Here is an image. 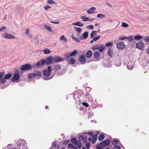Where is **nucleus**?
Masks as SVG:
<instances>
[{
    "label": "nucleus",
    "mask_w": 149,
    "mask_h": 149,
    "mask_svg": "<svg viewBox=\"0 0 149 149\" xmlns=\"http://www.w3.org/2000/svg\"><path fill=\"white\" fill-rule=\"evenodd\" d=\"M52 69L51 67L49 66L47 67V69L44 70L43 72V74L44 77L43 78L45 80H49L52 78V77H50V73Z\"/></svg>",
    "instance_id": "f257e3e1"
},
{
    "label": "nucleus",
    "mask_w": 149,
    "mask_h": 149,
    "mask_svg": "<svg viewBox=\"0 0 149 149\" xmlns=\"http://www.w3.org/2000/svg\"><path fill=\"white\" fill-rule=\"evenodd\" d=\"M92 49L95 50L98 49L100 52H102L105 49L104 45L101 44H97L93 46Z\"/></svg>",
    "instance_id": "f03ea898"
},
{
    "label": "nucleus",
    "mask_w": 149,
    "mask_h": 149,
    "mask_svg": "<svg viewBox=\"0 0 149 149\" xmlns=\"http://www.w3.org/2000/svg\"><path fill=\"white\" fill-rule=\"evenodd\" d=\"M31 68V65L29 63H27L23 65L20 68L21 70L25 71L28 70Z\"/></svg>",
    "instance_id": "7ed1b4c3"
},
{
    "label": "nucleus",
    "mask_w": 149,
    "mask_h": 149,
    "mask_svg": "<svg viewBox=\"0 0 149 149\" xmlns=\"http://www.w3.org/2000/svg\"><path fill=\"white\" fill-rule=\"evenodd\" d=\"M12 76V73L11 72H9L8 74L5 75L4 77L1 79V81H0V84L4 83L6 82V79H9Z\"/></svg>",
    "instance_id": "20e7f679"
},
{
    "label": "nucleus",
    "mask_w": 149,
    "mask_h": 149,
    "mask_svg": "<svg viewBox=\"0 0 149 149\" xmlns=\"http://www.w3.org/2000/svg\"><path fill=\"white\" fill-rule=\"evenodd\" d=\"M53 57L52 56H49L45 58L46 65H49L52 64L53 62Z\"/></svg>",
    "instance_id": "39448f33"
},
{
    "label": "nucleus",
    "mask_w": 149,
    "mask_h": 149,
    "mask_svg": "<svg viewBox=\"0 0 149 149\" xmlns=\"http://www.w3.org/2000/svg\"><path fill=\"white\" fill-rule=\"evenodd\" d=\"M3 36L4 38L8 39H15V38L14 36L7 33H3Z\"/></svg>",
    "instance_id": "423d86ee"
},
{
    "label": "nucleus",
    "mask_w": 149,
    "mask_h": 149,
    "mask_svg": "<svg viewBox=\"0 0 149 149\" xmlns=\"http://www.w3.org/2000/svg\"><path fill=\"white\" fill-rule=\"evenodd\" d=\"M135 66V63L132 61H130L128 63L127 65V69L130 70H131L133 69Z\"/></svg>",
    "instance_id": "0eeeda50"
},
{
    "label": "nucleus",
    "mask_w": 149,
    "mask_h": 149,
    "mask_svg": "<svg viewBox=\"0 0 149 149\" xmlns=\"http://www.w3.org/2000/svg\"><path fill=\"white\" fill-rule=\"evenodd\" d=\"M110 141V140L109 139H107L100 143V144L102 146L105 147L109 145Z\"/></svg>",
    "instance_id": "6e6552de"
},
{
    "label": "nucleus",
    "mask_w": 149,
    "mask_h": 149,
    "mask_svg": "<svg viewBox=\"0 0 149 149\" xmlns=\"http://www.w3.org/2000/svg\"><path fill=\"white\" fill-rule=\"evenodd\" d=\"M116 46L118 49H122L125 47L124 43L123 42H119L117 43Z\"/></svg>",
    "instance_id": "1a4fd4ad"
},
{
    "label": "nucleus",
    "mask_w": 149,
    "mask_h": 149,
    "mask_svg": "<svg viewBox=\"0 0 149 149\" xmlns=\"http://www.w3.org/2000/svg\"><path fill=\"white\" fill-rule=\"evenodd\" d=\"M53 58V61L55 62H60L63 61V58L58 56H54Z\"/></svg>",
    "instance_id": "9d476101"
},
{
    "label": "nucleus",
    "mask_w": 149,
    "mask_h": 149,
    "mask_svg": "<svg viewBox=\"0 0 149 149\" xmlns=\"http://www.w3.org/2000/svg\"><path fill=\"white\" fill-rule=\"evenodd\" d=\"M144 46V45L143 42L141 41H140L136 43V47L140 50H141L143 48Z\"/></svg>",
    "instance_id": "9b49d317"
},
{
    "label": "nucleus",
    "mask_w": 149,
    "mask_h": 149,
    "mask_svg": "<svg viewBox=\"0 0 149 149\" xmlns=\"http://www.w3.org/2000/svg\"><path fill=\"white\" fill-rule=\"evenodd\" d=\"M140 62V63L143 67H146L147 64L149 63L148 60L145 58H143Z\"/></svg>",
    "instance_id": "f8f14e48"
},
{
    "label": "nucleus",
    "mask_w": 149,
    "mask_h": 149,
    "mask_svg": "<svg viewBox=\"0 0 149 149\" xmlns=\"http://www.w3.org/2000/svg\"><path fill=\"white\" fill-rule=\"evenodd\" d=\"M46 63L45 59H43L40 60V61H38L36 64V65L38 67H39L41 66H43Z\"/></svg>",
    "instance_id": "ddd939ff"
},
{
    "label": "nucleus",
    "mask_w": 149,
    "mask_h": 149,
    "mask_svg": "<svg viewBox=\"0 0 149 149\" xmlns=\"http://www.w3.org/2000/svg\"><path fill=\"white\" fill-rule=\"evenodd\" d=\"M19 78V75L17 73H15L14 74V75L13 78H12L11 81L14 82L18 80Z\"/></svg>",
    "instance_id": "4468645a"
},
{
    "label": "nucleus",
    "mask_w": 149,
    "mask_h": 149,
    "mask_svg": "<svg viewBox=\"0 0 149 149\" xmlns=\"http://www.w3.org/2000/svg\"><path fill=\"white\" fill-rule=\"evenodd\" d=\"M17 146L20 147L22 146H24L25 144H26V143L25 141L24 140H19L17 141Z\"/></svg>",
    "instance_id": "2eb2a0df"
},
{
    "label": "nucleus",
    "mask_w": 149,
    "mask_h": 149,
    "mask_svg": "<svg viewBox=\"0 0 149 149\" xmlns=\"http://www.w3.org/2000/svg\"><path fill=\"white\" fill-rule=\"evenodd\" d=\"M79 61L81 62H84L86 61V57L84 54H82L80 56L79 58Z\"/></svg>",
    "instance_id": "dca6fc26"
},
{
    "label": "nucleus",
    "mask_w": 149,
    "mask_h": 149,
    "mask_svg": "<svg viewBox=\"0 0 149 149\" xmlns=\"http://www.w3.org/2000/svg\"><path fill=\"white\" fill-rule=\"evenodd\" d=\"M93 53L92 51L91 50L87 51L86 53V56L88 58H91L92 56Z\"/></svg>",
    "instance_id": "f3484780"
},
{
    "label": "nucleus",
    "mask_w": 149,
    "mask_h": 149,
    "mask_svg": "<svg viewBox=\"0 0 149 149\" xmlns=\"http://www.w3.org/2000/svg\"><path fill=\"white\" fill-rule=\"evenodd\" d=\"M107 54L108 55L111 57L113 55V52L111 49H109L107 50Z\"/></svg>",
    "instance_id": "a211bd4d"
},
{
    "label": "nucleus",
    "mask_w": 149,
    "mask_h": 149,
    "mask_svg": "<svg viewBox=\"0 0 149 149\" xmlns=\"http://www.w3.org/2000/svg\"><path fill=\"white\" fill-rule=\"evenodd\" d=\"M100 56V54L98 52H95L93 53V56L95 58H99Z\"/></svg>",
    "instance_id": "6ab92c4d"
},
{
    "label": "nucleus",
    "mask_w": 149,
    "mask_h": 149,
    "mask_svg": "<svg viewBox=\"0 0 149 149\" xmlns=\"http://www.w3.org/2000/svg\"><path fill=\"white\" fill-rule=\"evenodd\" d=\"M96 10V8L93 7H91L90 9L88 10L87 11V13L88 14H93V13L95 12V10Z\"/></svg>",
    "instance_id": "aec40b11"
},
{
    "label": "nucleus",
    "mask_w": 149,
    "mask_h": 149,
    "mask_svg": "<svg viewBox=\"0 0 149 149\" xmlns=\"http://www.w3.org/2000/svg\"><path fill=\"white\" fill-rule=\"evenodd\" d=\"M97 137V135L95 134L94 135L92 139V143L93 144H94L96 142Z\"/></svg>",
    "instance_id": "412c9836"
},
{
    "label": "nucleus",
    "mask_w": 149,
    "mask_h": 149,
    "mask_svg": "<svg viewBox=\"0 0 149 149\" xmlns=\"http://www.w3.org/2000/svg\"><path fill=\"white\" fill-rule=\"evenodd\" d=\"M72 25L78 26L80 27H82L84 26V24L80 22H77L76 23H73L72 24Z\"/></svg>",
    "instance_id": "4be33fe9"
},
{
    "label": "nucleus",
    "mask_w": 149,
    "mask_h": 149,
    "mask_svg": "<svg viewBox=\"0 0 149 149\" xmlns=\"http://www.w3.org/2000/svg\"><path fill=\"white\" fill-rule=\"evenodd\" d=\"M34 73L35 77H38L41 75V72L38 70H35L34 71Z\"/></svg>",
    "instance_id": "5701e85b"
},
{
    "label": "nucleus",
    "mask_w": 149,
    "mask_h": 149,
    "mask_svg": "<svg viewBox=\"0 0 149 149\" xmlns=\"http://www.w3.org/2000/svg\"><path fill=\"white\" fill-rule=\"evenodd\" d=\"M105 137V136L103 134H100L99 135L98 140L100 141H102Z\"/></svg>",
    "instance_id": "b1692460"
},
{
    "label": "nucleus",
    "mask_w": 149,
    "mask_h": 149,
    "mask_svg": "<svg viewBox=\"0 0 149 149\" xmlns=\"http://www.w3.org/2000/svg\"><path fill=\"white\" fill-rule=\"evenodd\" d=\"M71 38L75 41L79 42L80 41V40L77 37H74L73 34H72L71 36Z\"/></svg>",
    "instance_id": "393cba45"
},
{
    "label": "nucleus",
    "mask_w": 149,
    "mask_h": 149,
    "mask_svg": "<svg viewBox=\"0 0 149 149\" xmlns=\"http://www.w3.org/2000/svg\"><path fill=\"white\" fill-rule=\"evenodd\" d=\"M61 65L59 64H56L54 65V70L56 71H57L60 69Z\"/></svg>",
    "instance_id": "a878e982"
},
{
    "label": "nucleus",
    "mask_w": 149,
    "mask_h": 149,
    "mask_svg": "<svg viewBox=\"0 0 149 149\" xmlns=\"http://www.w3.org/2000/svg\"><path fill=\"white\" fill-rule=\"evenodd\" d=\"M100 31H93L91 34V38H93L95 36H97V35L96 34V33L97 32H98Z\"/></svg>",
    "instance_id": "bb28decb"
},
{
    "label": "nucleus",
    "mask_w": 149,
    "mask_h": 149,
    "mask_svg": "<svg viewBox=\"0 0 149 149\" xmlns=\"http://www.w3.org/2000/svg\"><path fill=\"white\" fill-rule=\"evenodd\" d=\"M76 62L75 60L72 58H70L69 59H68V62L71 64H74Z\"/></svg>",
    "instance_id": "cd10ccee"
},
{
    "label": "nucleus",
    "mask_w": 149,
    "mask_h": 149,
    "mask_svg": "<svg viewBox=\"0 0 149 149\" xmlns=\"http://www.w3.org/2000/svg\"><path fill=\"white\" fill-rule=\"evenodd\" d=\"M70 53H67L64 54V56L65 57V58L66 60H68L69 57L71 56H70Z\"/></svg>",
    "instance_id": "c85d7f7f"
},
{
    "label": "nucleus",
    "mask_w": 149,
    "mask_h": 149,
    "mask_svg": "<svg viewBox=\"0 0 149 149\" xmlns=\"http://www.w3.org/2000/svg\"><path fill=\"white\" fill-rule=\"evenodd\" d=\"M77 139L75 138H73L71 139V142L72 143L74 144L75 145L76 143H77Z\"/></svg>",
    "instance_id": "c756f323"
},
{
    "label": "nucleus",
    "mask_w": 149,
    "mask_h": 149,
    "mask_svg": "<svg viewBox=\"0 0 149 149\" xmlns=\"http://www.w3.org/2000/svg\"><path fill=\"white\" fill-rule=\"evenodd\" d=\"M45 54H47L51 53V51L48 49L45 48L43 50Z\"/></svg>",
    "instance_id": "7c9ffc66"
},
{
    "label": "nucleus",
    "mask_w": 149,
    "mask_h": 149,
    "mask_svg": "<svg viewBox=\"0 0 149 149\" xmlns=\"http://www.w3.org/2000/svg\"><path fill=\"white\" fill-rule=\"evenodd\" d=\"M143 38L142 36L138 35L134 37V39L135 40H140Z\"/></svg>",
    "instance_id": "2f4dec72"
},
{
    "label": "nucleus",
    "mask_w": 149,
    "mask_h": 149,
    "mask_svg": "<svg viewBox=\"0 0 149 149\" xmlns=\"http://www.w3.org/2000/svg\"><path fill=\"white\" fill-rule=\"evenodd\" d=\"M77 53V50H74L72 52L70 53V56H74Z\"/></svg>",
    "instance_id": "473e14b6"
},
{
    "label": "nucleus",
    "mask_w": 149,
    "mask_h": 149,
    "mask_svg": "<svg viewBox=\"0 0 149 149\" xmlns=\"http://www.w3.org/2000/svg\"><path fill=\"white\" fill-rule=\"evenodd\" d=\"M83 38L84 39H86L88 36V33L87 32H85L83 34Z\"/></svg>",
    "instance_id": "72a5a7b5"
},
{
    "label": "nucleus",
    "mask_w": 149,
    "mask_h": 149,
    "mask_svg": "<svg viewBox=\"0 0 149 149\" xmlns=\"http://www.w3.org/2000/svg\"><path fill=\"white\" fill-rule=\"evenodd\" d=\"M60 40H63L65 42H66L67 41V39L65 37V36L64 35H62L61 36L60 38Z\"/></svg>",
    "instance_id": "f704fd0d"
},
{
    "label": "nucleus",
    "mask_w": 149,
    "mask_h": 149,
    "mask_svg": "<svg viewBox=\"0 0 149 149\" xmlns=\"http://www.w3.org/2000/svg\"><path fill=\"white\" fill-rule=\"evenodd\" d=\"M6 30L7 29L4 26H2L0 29V31L4 32L6 31Z\"/></svg>",
    "instance_id": "c9c22d12"
},
{
    "label": "nucleus",
    "mask_w": 149,
    "mask_h": 149,
    "mask_svg": "<svg viewBox=\"0 0 149 149\" xmlns=\"http://www.w3.org/2000/svg\"><path fill=\"white\" fill-rule=\"evenodd\" d=\"M74 29L78 31V33H81V29L80 28L74 27Z\"/></svg>",
    "instance_id": "e433bc0d"
},
{
    "label": "nucleus",
    "mask_w": 149,
    "mask_h": 149,
    "mask_svg": "<svg viewBox=\"0 0 149 149\" xmlns=\"http://www.w3.org/2000/svg\"><path fill=\"white\" fill-rule=\"evenodd\" d=\"M44 28L45 29H46L47 30H49V31H51L52 30V28H51V26H48L46 25H44Z\"/></svg>",
    "instance_id": "4c0bfd02"
},
{
    "label": "nucleus",
    "mask_w": 149,
    "mask_h": 149,
    "mask_svg": "<svg viewBox=\"0 0 149 149\" xmlns=\"http://www.w3.org/2000/svg\"><path fill=\"white\" fill-rule=\"evenodd\" d=\"M128 25L127 24L124 22H122V25L121 26V27L126 28L128 27Z\"/></svg>",
    "instance_id": "58836bf2"
},
{
    "label": "nucleus",
    "mask_w": 149,
    "mask_h": 149,
    "mask_svg": "<svg viewBox=\"0 0 149 149\" xmlns=\"http://www.w3.org/2000/svg\"><path fill=\"white\" fill-rule=\"evenodd\" d=\"M81 18L83 19V21L85 22L88 21L89 19V17H85L84 16H81Z\"/></svg>",
    "instance_id": "ea45409f"
},
{
    "label": "nucleus",
    "mask_w": 149,
    "mask_h": 149,
    "mask_svg": "<svg viewBox=\"0 0 149 149\" xmlns=\"http://www.w3.org/2000/svg\"><path fill=\"white\" fill-rule=\"evenodd\" d=\"M119 141L117 139H114L113 140L112 143L113 145H116L118 143Z\"/></svg>",
    "instance_id": "a19ab883"
},
{
    "label": "nucleus",
    "mask_w": 149,
    "mask_h": 149,
    "mask_svg": "<svg viewBox=\"0 0 149 149\" xmlns=\"http://www.w3.org/2000/svg\"><path fill=\"white\" fill-rule=\"evenodd\" d=\"M78 141L81 142L82 140L83 139V135H81L79 136L77 138Z\"/></svg>",
    "instance_id": "79ce46f5"
},
{
    "label": "nucleus",
    "mask_w": 149,
    "mask_h": 149,
    "mask_svg": "<svg viewBox=\"0 0 149 149\" xmlns=\"http://www.w3.org/2000/svg\"><path fill=\"white\" fill-rule=\"evenodd\" d=\"M75 145H76L77 147L79 148H81L82 146L81 142H80L79 141H77V143H76Z\"/></svg>",
    "instance_id": "37998d69"
},
{
    "label": "nucleus",
    "mask_w": 149,
    "mask_h": 149,
    "mask_svg": "<svg viewBox=\"0 0 149 149\" xmlns=\"http://www.w3.org/2000/svg\"><path fill=\"white\" fill-rule=\"evenodd\" d=\"M87 29H93L94 28L93 26L92 25H88L86 27Z\"/></svg>",
    "instance_id": "c03bdc74"
},
{
    "label": "nucleus",
    "mask_w": 149,
    "mask_h": 149,
    "mask_svg": "<svg viewBox=\"0 0 149 149\" xmlns=\"http://www.w3.org/2000/svg\"><path fill=\"white\" fill-rule=\"evenodd\" d=\"M35 77L34 73H30L28 74V77L29 78H33Z\"/></svg>",
    "instance_id": "a18cd8bd"
},
{
    "label": "nucleus",
    "mask_w": 149,
    "mask_h": 149,
    "mask_svg": "<svg viewBox=\"0 0 149 149\" xmlns=\"http://www.w3.org/2000/svg\"><path fill=\"white\" fill-rule=\"evenodd\" d=\"M126 39H127L128 41H132L133 40V38L132 36L128 37H126Z\"/></svg>",
    "instance_id": "49530a36"
},
{
    "label": "nucleus",
    "mask_w": 149,
    "mask_h": 149,
    "mask_svg": "<svg viewBox=\"0 0 149 149\" xmlns=\"http://www.w3.org/2000/svg\"><path fill=\"white\" fill-rule=\"evenodd\" d=\"M97 17L98 18H103L105 17V15L102 14H99L97 15Z\"/></svg>",
    "instance_id": "de8ad7c7"
},
{
    "label": "nucleus",
    "mask_w": 149,
    "mask_h": 149,
    "mask_svg": "<svg viewBox=\"0 0 149 149\" xmlns=\"http://www.w3.org/2000/svg\"><path fill=\"white\" fill-rule=\"evenodd\" d=\"M113 42H109L108 43H106V45L107 47H108L112 45L113 44Z\"/></svg>",
    "instance_id": "09e8293b"
},
{
    "label": "nucleus",
    "mask_w": 149,
    "mask_h": 149,
    "mask_svg": "<svg viewBox=\"0 0 149 149\" xmlns=\"http://www.w3.org/2000/svg\"><path fill=\"white\" fill-rule=\"evenodd\" d=\"M26 34L28 36H30L31 35L29 34L30 30L28 29H27L25 31Z\"/></svg>",
    "instance_id": "8fccbe9b"
},
{
    "label": "nucleus",
    "mask_w": 149,
    "mask_h": 149,
    "mask_svg": "<svg viewBox=\"0 0 149 149\" xmlns=\"http://www.w3.org/2000/svg\"><path fill=\"white\" fill-rule=\"evenodd\" d=\"M81 33H77V36L78 37L80 38V39L82 40L83 38L82 35H81Z\"/></svg>",
    "instance_id": "3c124183"
},
{
    "label": "nucleus",
    "mask_w": 149,
    "mask_h": 149,
    "mask_svg": "<svg viewBox=\"0 0 149 149\" xmlns=\"http://www.w3.org/2000/svg\"><path fill=\"white\" fill-rule=\"evenodd\" d=\"M4 74V72H0V81H1L2 77H3Z\"/></svg>",
    "instance_id": "603ef678"
},
{
    "label": "nucleus",
    "mask_w": 149,
    "mask_h": 149,
    "mask_svg": "<svg viewBox=\"0 0 149 149\" xmlns=\"http://www.w3.org/2000/svg\"><path fill=\"white\" fill-rule=\"evenodd\" d=\"M101 146H102L99 143L96 145V148L97 149H101L103 148V147H102Z\"/></svg>",
    "instance_id": "864d4df0"
},
{
    "label": "nucleus",
    "mask_w": 149,
    "mask_h": 149,
    "mask_svg": "<svg viewBox=\"0 0 149 149\" xmlns=\"http://www.w3.org/2000/svg\"><path fill=\"white\" fill-rule=\"evenodd\" d=\"M100 38V36H98L97 37H95L93 39V40H94V41H96L99 39Z\"/></svg>",
    "instance_id": "5fc2aeb1"
},
{
    "label": "nucleus",
    "mask_w": 149,
    "mask_h": 149,
    "mask_svg": "<svg viewBox=\"0 0 149 149\" xmlns=\"http://www.w3.org/2000/svg\"><path fill=\"white\" fill-rule=\"evenodd\" d=\"M74 146L71 143H69L68 145V148H73Z\"/></svg>",
    "instance_id": "6e6d98bb"
},
{
    "label": "nucleus",
    "mask_w": 149,
    "mask_h": 149,
    "mask_svg": "<svg viewBox=\"0 0 149 149\" xmlns=\"http://www.w3.org/2000/svg\"><path fill=\"white\" fill-rule=\"evenodd\" d=\"M87 136H84V137H83V142L84 143H86L87 141Z\"/></svg>",
    "instance_id": "4d7b16f0"
},
{
    "label": "nucleus",
    "mask_w": 149,
    "mask_h": 149,
    "mask_svg": "<svg viewBox=\"0 0 149 149\" xmlns=\"http://www.w3.org/2000/svg\"><path fill=\"white\" fill-rule=\"evenodd\" d=\"M69 142H70V141L69 140H67L65 141L63 143V145H66L67 144H68V143H69Z\"/></svg>",
    "instance_id": "13d9d810"
},
{
    "label": "nucleus",
    "mask_w": 149,
    "mask_h": 149,
    "mask_svg": "<svg viewBox=\"0 0 149 149\" xmlns=\"http://www.w3.org/2000/svg\"><path fill=\"white\" fill-rule=\"evenodd\" d=\"M51 8V7L50 6H45L44 7V9L46 10H47L48 9Z\"/></svg>",
    "instance_id": "bf43d9fd"
},
{
    "label": "nucleus",
    "mask_w": 149,
    "mask_h": 149,
    "mask_svg": "<svg viewBox=\"0 0 149 149\" xmlns=\"http://www.w3.org/2000/svg\"><path fill=\"white\" fill-rule=\"evenodd\" d=\"M120 147L117 145H115L113 147V149H120Z\"/></svg>",
    "instance_id": "052dcab7"
},
{
    "label": "nucleus",
    "mask_w": 149,
    "mask_h": 149,
    "mask_svg": "<svg viewBox=\"0 0 149 149\" xmlns=\"http://www.w3.org/2000/svg\"><path fill=\"white\" fill-rule=\"evenodd\" d=\"M126 37L124 36H122L121 37L119 38V39L120 40H123L126 39Z\"/></svg>",
    "instance_id": "680f3d73"
},
{
    "label": "nucleus",
    "mask_w": 149,
    "mask_h": 149,
    "mask_svg": "<svg viewBox=\"0 0 149 149\" xmlns=\"http://www.w3.org/2000/svg\"><path fill=\"white\" fill-rule=\"evenodd\" d=\"M144 40L147 42H149V36H148L146 37L144 39Z\"/></svg>",
    "instance_id": "e2e57ef3"
},
{
    "label": "nucleus",
    "mask_w": 149,
    "mask_h": 149,
    "mask_svg": "<svg viewBox=\"0 0 149 149\" xmlns=\"http://www.w3.org/2000/svg\"><path fill=\"white\" fill-rule=\"evenodd\" d=\"M56 141L53 142L52 143V146H53V147L55 148L56 147V146H57L56 144Z\"/></svg>",
    "instance_id": "0e129e2a"
},
{
    "label": "nucleus",
    "mask_w": 149,
    "mask_h": 149,
    "mask_svg": "<svg viewBox=\"0 0 149 149\" xmlns=\"http://www.w3.org/2000/svg\"><path fill=\"white\" fill-rule=\"evenodd\" d=\"M93 113L92 112L91 113V112H89V114H88V117L89 118L91 117L92 116H93Z\"/></svg>",
    "instance_id": "69168bd1"
},
{
    "label": "nucleus",
    "mask_w": 149,
    "mask_h": 149,
    "mask_svg": "<svg viewBox=\"0 0 149 149\" xmlns=\"http://www.w3.org/2000/svg\"><path fill=\"white\" fill-rule=\"evenodd\" d=\"M87 134L88 135L90 136H91V137L93 135V133L92 132H88Z\"/></svg>",
    "instance_id": "338daca9"
},
{
    "label": "nucleus",
    "mask_w": 149,
    "mask_h": 149,
    "mask_svg": "<svg viewBox=\"0 0 149 149\" xmlns=\"http://www.w3.org/2000/svg\"><path fill=\"white\" fill-rule=\"evenodd\" d=\"M82 104L84 106H85L86 107H88V104L87 103L83 102Z\"/></svg>",
    "instance_id": "774afa93"
}]
</instances>
